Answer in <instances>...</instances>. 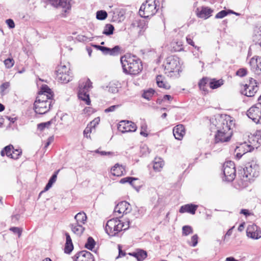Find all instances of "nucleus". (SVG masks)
<instances>
[{"label":"nucleus","mask_w":261,"mask_h":261,"mask_svg":"<svg viewBox=\"0 0 261 261\" xmlns=\"http://www.w3.org/2000/svg\"><path fill=\"white\" fill-rule=\"evenodd\" d=\"M234 125L232 118L228 115H221L212 122L217 129L216 143L228 142L232 134L231 126Z\"/></svg>","instance_id":"f257e3e1"},{"label":"nucleus","mask_w":261,"mask_h":261,"mask_svg":"<svg viewBox=\"0 0 261 261\" xmlns=\"http://www.w3.org/2000/svg\"><path fill=\"white\" fill-rule=\"evenodd\" d=\"M123 72L127 74L137 75L143 69L141 60L136 56L126 55L121 57Z\"/></svg>","instance_id":"f03ea898"},{"label":"nucleus","mask_w":261,"mask_h":261,"mask_svg":"<svg viewBox=\"0 0 261 261\" xmlns=\"http://www.w3.org/2000/svg\"><path fill=\"white\" fill-rule=\"evenodd\" d=\"M54 102L53 99H48L42 94L38 95L34 103V110L39 114H45L50 110Z\"/></svg>","instance_id":"7ed1b4c3"},{"label":"nucleus","mask_w":261,"mask_h":261,"mask_svg":"<svg viewBox=\"0 0 261 261\" xmlns=\"http://www.w3.org/2000/svg\"><path fill=\"white\" fill-rule=\"evenodd\" d=\"M164 66L166 73H173L170 76L179 75L182 70L179 58L175 56L168 57L164 62Z\"/></svg>","instance_id":"20e7f679"},{"label":"nucleus","mask_w":261,"mask_h":261,"mask_svg":"<svg viewBox=\"0 0 261 261\" xmlns=\"http://www.w3.org/2000/svg\"><path fill=\"white\" fill-rule=\"evenodd\" d=\"M259 166L255 161L252 160L246 163L243 169V179L245 182H250L253 177H257L259 175Z\"/></svg>","instance_id":"39448f33"},{"label":"nucleus","mask_w":261,"mask_h":261,"mask_svg":"<svg viewBox=\"0 0 261 261\" xmlns=\"http://www.w3.org/2000/svg\"><path fill=\"white\" fill-rule=\"evenodd\" d=\"M125 225L117 218L108 221L105 230L106 232L111 237L116 236L119 232L123 230Z\"/></svg>","instance_id":"423d86ee"},{"label":"nucleus","mask_w":261,"mask_h":261,"mask_svg":"<svg viewBox=\"0 0 261 261\" xmlns=\"http://www.w3.org/2000/svg\"><path fill=\"white\" fill-rule=\"evenodd\" d=\"M155 0H146L140 7L139 16H152L156 12Z\"/></svg>","instance_id":"0eeeda50"},{"label":"nucleus","mask_w":261,"mask_h":261,"mask_svg":"<svg viewBox=\"0 0 261 261\" xmlns=\"http://www.w3.org/2000/svg\"><path fill=\"white\" fill-rule=\"evenodd\" d=\"M224 177L223 179L226 181H232L236 177V169L234 164L232 161H227L223 165Z\"/></svg>","instance_id":"6e6552de"},{"label":"nucleus","mask_w":261,"mask_h":261,"mask_svg":"<svg viewBox=\"0 0 261 261\" xmlns=\"http://www.w3.org/2000/svg\"><path fill=\"white\" fill-rule=\"evenodd\" d=\"M57 77L62 83H67L72 80L71 73L70 72L69 67L66 65H61L58 66Z\"/></svg>","instance_id":"1a4fd4ad"},{"label":"nucleus","mask_w":261,"mask_h":261,"mask_svg":"<svg viewBox=\"0 0 261 261\" xmlns=\"http://www.w3.org/2000/svg\"><path fill=\"white\" fill-rule=\"evenodd\" d=\"M247 115L256 124L261 123V104L251 107L247 111Z\"/></svg>","instance_id":"9d476101"},{"label":"nucleus","mask_w":261,"mask_h":261,"mask_svg":"<svg viewBox=\"0 0 261 261\" xmlns=\"http://www.w3.org/2000/svg\"><path fill=\"white\" fill-rule=\"evenodd\" d=\"M259 145H258L257 141L254 140H253L252 142L249 141V143L245 142L240 144L239 147H237L239 150H243L244 153L243 154L241 153H237L236 156L238 159H240L242 156L243 154L252 151L255 148L257 149Z\"/></svg>","instance_id":"9b49d317"},{"label":"nucleus","mask_w":261,"mask_h":261,"mask_svg":"<svg viewBox=\"0 0 261 261\" xmlns=\"http://www.w3.org/2000/svg\"><path fill=\"white\" fill-rule=\"evenodd\" d=\"M258 90L257 83L255 80L251 78L249 83L244 86V89L242 90V94L248 97L253 96Z\"/></svg>","instance_id":"f8f14e48"},{"label":"nucleus","mask_w":261,"mask_h":261,"mask_svg":"<svg viewBox=\"0 0 261 261\" xmlns=\"http://www.w3.org/2000/svg\"><path fill=\"white\" fill-rule=\"evenodd\" d=\"M117 128L121 133H125L135 132L137 129V126L135 123L132 121L122 120L119 123Z\"/></svg>","instance_id":"ddd939ff"},{"label":"nucleus","mask_w":261,"mask_h":261,"mask_svg":"<svg viewBox=\"0 0 261 261\" xmlns=\"http://www.w3.org/2000/svg\"><path fill=\"white\" fill-rule=\"evenodd\" d=\"M51 5L58 9H61L64 13H68L71 10L70 0H49Z\"/></svg>","instance_id":"4468645a"},{"label":"nucleus","mask_w":261,"mask_h":261,"mask_svg":"<svg viewBox=\"0 0 261 261\" xmlns=\"http://www.w3.org/2000/svg\"><path fill=\"white\" fill-rule=\"evenodd\" d=\"M132 211V207L130 204L125 201H123L119 202L114 208V213L116 215V213H118L121 216L130 213Z\"/></svg>","instance_id":"2eb2a0df"},{"label":"nucleus","mask_w":261,"mask_h":261,"mask_svg":"<svg viewBox=\"0 0 261 261\" xmlns=\"http://www.w3.org/2000/svg\"><path fill=\"white\" fill-rule=\"evenodd\" d=\"M248 237L252 239H258L261 238V229L256 225H249L246 230Z\"/></svg>","instance_id":"dca6fc26"},{"label":"nucleus","mask_w":261,"mask_h":261,"mask_svg":"<svg viewBox=\"0 0 261 261\" xmlns=\"http://www.w3.org/2000/svg\"><path fill=\"white\" fill-rule=\"evenodd\" d=\"M74 261H94L93 255L89 251L83 250L73 257Z\"/></svg>","instance_id":"f3484780"},{"label":"nucleus","mask_w":261,"mask_h":261,"mask_svg":"<svg viewBox=\"0 0 261 261\" xmlns=\"http://www.w3.org/2000/svg\"><path fill=\"white\" fill-rule=\"evenodd\" d=\"M251 70L256 74H259L261 71V57H254L249 62Z\"/></svg>","instance_id":"a211bd4d"},{"label":"nucleus","mask_w":261,"mask_h":261,"mask_svg":"<svg viewBox=\"0 0 261 261\" xmlns=\"http://www.w3.org/2000/svg\"><path fill=\"white\" fill-rule=\"evenodd\" d=\"M173 134L175 138L181 140L185 134L184 126L182 124H178L173 129Z\"/></svg>","instance_id":"6ab92c4d"},{"label":"nucleus","mask_w":261,"mask_h":261,"mask_svg":"<svg viewBox=\"0 0 261 261\" xmlns=\"http://www.w3.org/2000/svg\"><path fill=\"white\" fill-rule=\"evenodd\" d=\"M198 205L192 203L187 204L181 206L179 210V213H188L194 215L197 209Z\"/></svg>","instance_id":"aec40b11"},{"label":"nucleus","mask_w":261,"mask_h":261,"mask_svg":"<svg viewBox=\"0 0 261 261\" xmlns=\"http://www.w3.org/2000/svg\"><path fill=\"white\" fill-rule=\"evenodd\" d=\"M92 83L89 79H86L80 82L79 91H84L85 92H89L90 89L92 87Z\"/></svg>","instance_id":"412c9836"},{"label":"nucleus","mask_w":261,"mask_h":261,"mask_svg":"<svg viewBox=\"0 0 261 261\" xmlns=\"http://www.w3.org/2000/svg\"><path fill=\"white\" fill-rule=\"evenodd\" d=\"M65 235L66 237V243L64 248V252L66 253L69 254L73 249V245L69 233L65 232Z\"/></svg>","instance_id":"4be33fe9"},{"label":"nucleus","mask_w":261,"mask_h":261,"mask_svg":"<svg viewBox=\"0 0 261 261\" xmlns=\"http://www.w3.org/2000/svg\"><path fill=\"white\" fill-rule=\"evenodd\" d=\"M70 227L72 231L77 236H81L85 230V227H83V224L76 223L71 224Z\"/></svg>","instance_id":"5701e85b"},{"label":"nucleus","mask_w":261,"mask_h":261,"mask_svg":"<svg viewBox=\"0 0 261 261\" xmlns=\"http://www.w3.org/2000/svg\"><path fill=\"white\" fill-rule=\"evenodd\" d=\"M213 10L208 7H202L197 9V14L198 16L204 15L205 16H211Z\"/></svg>","instance_id":"b1692460"},{"label":"nucleus","mask_w":261,"mask_h":261,"mask_svg":"<svg viewBox=\"0 0 261 261\" xmlns=\"http://www.w3.org/2000/svg\"><path fill=\"white\" fill-rule=\"evenodd\" d=\"M44 95L48 99H53V95L51 89L46 85H42L40 91L39 92L38 95L41 94Z\"/></svg>","instance_id":"393cba45"},{"label":"nucleus","mask_w":261,"mask_h":261,"mask_svg":"<svg viewBox=\"0 0 261 261\" xmlns=\"http://www.w3.org/2000/svg\"><path fill=\"white\" fill-rule=\"evenodd\" d=\"M124 168L119 164H116L111 169V173L114 176H120L123 174Z\"/></svg>","instance_id":"a878e982"},{"label":"nucleus","mask_w":261,"mask_h":261,"mask_svg":"<svg viewBox=\"0 0 261 261\" xmlns=\"http://www.w3.org/2000/svg\"><path fill=\"white\" fill-rule=\"evenodd\" d=\"M134 28L139 29V32L145 29L146 25V21L144 19L138 18L136 19L132 24Z\"/></svg>","instance_id":"bb28decb"},{"label":"nucleus","mask_w":261,"mask_h":261,"mask_svg":"<svg viewBox=\"0 0 261 261\" xmlns=\"http://www.w3.org/2000/svg\"><path fill=\"white\" fill-rule=\"evenodd\" d=\"M164 165L163 160L160 158H155L153 162V168L154 171L159 172L161 170Z\"/></svg>","instance_id":"cd10ccee"},{"label":"nucleus","mask_w":261,"mask_h":261,"mask_svg":"<svg viewBox=\"0 0 261 261\" xmlns=\"http://www.w3.org/2000/svg\"><path fill=\"white\" fill-rule=\"evenodd\" d=\"M76 223L84 224L87 220V216L84 212H80L77 213L74 217Z\"/></svg>","instance_id":"c85d7f7f"},{"label":"nucleus","mask_w":261,"mask_h":261,"mask_svg":"<svg viewBox=\"0 0 261 261\" xmlns=\"http://www.w3.org/2000/svg\"><path fill=\"white\" fill-rule=\"evenodd\" d=\"M130 255L135 257L138 261H142L147 257V252L143 250H140L137 252L130 253Z\"/></svg>","instance_id":"c756f323"},{"label":"nucleus","mask_w":261,"mask_h":261,"mask_svg":"<svg viewBox=\"0 0 261 261\" xmlns=\"http://www.w3.org/2000/svg\"><path fill=\"white\" fill-rule=\"evenodd\" d=\"M59 171L60 170L55 171L54 174L51 176L48 183L46 184L44 188V190L45 191L48 190L52 187L53 185L56 182L57 178V175Z\"/></svg>","instance_id":"7c9ffc66"},{"label":"nucleus","mask_w":261,"mask_h":261,"mask_svg":"<svg viewBox=\"0 0 261 261\" xmlns=\"http://www.w3.org/2000/svg\"><path fill=\"white\" fill-rule=\"evenodd\" d=\"M137 180H138V179L136 178H135V177H126L121 179L120 180V183L123 184L128 182L130 185H131L136 190L138 191L139 189H138V187H136L134 184V181H135Z\"/></svg>","instance_id":"2f4dec72"},{"label":"nucleus","mask_w":261,"mask_h":261,"mask_svg":"<svg viewBox=\"0 0 261 261\" xmlns=\"http://www.w3.org/2000/svg\"><path fill=\"white\" fill-rule=\"evenodd\" d=\"M78 96L80 99L85 101L86 104L87 105H90L91 103V101L89 97V95L88 92H84V91H82V92L79 91L78 92Z\"/></svg>","instance_id":"473e14b6"},{"label":"nucleus","mask_w":261,"mask_h":261,"mask_svg":"<svg viewBox=\"0 0 261 261\" xmlns=\"http://www.w3.org/2000/svg\"><path fill=\"white\" fill-rule=\"evenodd\" d=\"M156 84L160 88H163L165 89H169L170 88V85L168 84L165 83L163 80V77L162 75H158L156 76Z\"/></svg>","instance_id":"72a5a7b5"},{"label":"nucleus","mask_w":261,"mask_h":261,"mask_svg":"<svg viewBox=\"0 0 261 261\" xmlns=\"http://www.w3.org/2000/svg\"><path fill=\"white\" fill-rule=\"evenodd\" d=\"M119 83L118 82H110L107 86L108 91L112 93H116L118 91Z\"/></svg>","instance_id":"f704fd0d"},{"label":"nucleus","mask_w":261,"mask_h":261,"mask_svg":"<svg viewBox=\"0 0 261 261\" xmlns=\"http://www.w3.org/2000/svg\"><path fill=\"white\" fill-rule=\"evenodd\" d=\"M223 84V81L222 80H216L215 79H213L210 82L209 86L211 89H214L218 88Z\"/></svg>","instance_id":"c9c22d12"},{"label":"nucleus","mask_w":261,"mask_h":261,"mask_svg":"<svg viewBox=\"0 0 261 261\" xmlns=\"http://www.w3.org/2000/svg\"><path fill=\"white\" fill-rule=\"evenodd\" d=\"M230 14H234L237 16H239V15H241L240 14L235 12L233 11L232 10L225 9V10H222L220 12H218L215 15V16H226L227 15H230Z\"/></svg>","instance_id":"e433bc0d"},{"label":"nucleus","mask_w":261,"mask_h":261,"mask_svg":"<svg viewBox=\"0 0 261 261\" xmlns=\"http://www.w3.org/2000/svg\"><path fill=\"white\" fill-rule=\"evenodd\" d=\"M208 82V78L203 77L202 79L200 80V81L198 83V86L199 88L205 92H207L208 91L206 88V85L207 84Z\"/></svg>","instance_id":"4c0bfd02"},{"label":"nucleus","mask_w":261,"mask_h":261,"mask_svg":"<svg viewBox=\"0 0 261 261\" xmlns=\"http://www.w3.org/2000/svg\"><path fill=\"white\" fill-rule=\"evenodd\" d=\"M114 27L111 24H107L103 29L102 33L107 36L112 35L114 33Z\"/></svg>","instance_id":"58836bf2"},{"label":"nucleus","mask_w":261,"mask_h":261,"mask_svg":"<svg viewBox=\"0 0 261 261\" xmlns=\"http://www.w3.org/2000/svg\"><path fill=\"white\" fill-rule=\"evenodd\" d=\"M95 245V242L93 238L91 237H88L87 242L85 243V247L86 248L92 250Z\"/></svg>","instance_id":"ea45409f"},{"label":"nucleus","mask_w":261,"mask_h":261,"mask_svg":"<svg viewBox=\"0 0 261 261\" xmlns=\"http://www.w3.org/2000/svg\"><path fill=\"white\" fill-rule=\"evenodd\" d=\"M13 149V146L12 145H9L6 146L2 151L1 155L4 156L6 155L7 156L10 157L12 153V149Z\"/></svg>","instance_id":"a19ab883"},{"label":"nucleus","mask_w":261,"mask_h":261,"mask_svg":"<svg viewBox=\"0 0 261 261\" xmlns=\"http://www.w3.org/2000/svg\"><path fill=\"white\" fill-rule=\"evenodd\" d=\"M172 47L175 51H180L184 50L182 42L180 41L173 42Z\"/></svg>","instance_id":"79ce46f5"},{"label":"nucleus","mask_w":261,"mask_h":261,"mask_svg":"<svg viewBox=\"0 0 261 261\" xmlns=\"http://www.w3.org/2000/svg\"><path fill=\"white\" fill-rule=\"evenodd\" d=\"M147 125L145 122L142 121L141 124V131L140 135L144 137H147L148 134L147 133Z\"/></svg>","instance_id":"37998d69"},{"label":"nucleus","mask_w":261,"mask_h":261,"mask_svg":"<svg viewBox=\"0 0 261 261\" xmlns=\"http://www.w3.org/2000/svg\"><path fill=\"white\" fill-rule=\"evenodd\" d=\"M182 233L183 236H187L193 233V228L189 225L184 226L182 228Z\"/></svg>","instance_id":"c03bdc74"},{"label":"nucleus","mask_w":261,"mask_h":261,"mask_svg":"<svg viewBox=\"0 0 261 261\" xmlns=\"http://www.w3.org/2000/svg\"><path fill=\"white\" fill-rule=\"evenodd\" d=\"M154 92H155V91L153 89H150L147 91H144V92L143 93V94L142 95V96L144 98H145L147 100H149L150 98L153 96Z\"/></svg>","instance_id":"a18cd8bd"},{"label":"nucleus","mask_w":261,"mask_h":261,"mask_svg":"<svg viewBox=\"0 0 261 261\" xmlns=\"http://www.w3.org/2000/svg\"><path fill=\"white\" fill-rule=\"evenodd\" d=\"M120 53V47L116 45L112 48H110V51H109V55L111 56H117Z\"/></svg>","instance_id":"49530a36"},{"label":"nucleus","mask_w":261,"mask_h":261,"mask_svg":"<svg viewBox=\"0 0 261 261\" xmlns=\"http://www.w3.org/2000/svg\"><path fill=\"white\" fill-rule=\"evenodd\" d=\"M5 67L8 68H11L13 66L15 63V61L12 58H8L4 61Z\"/></svg>","instance_id":"de8ad7c7"},{"label":"nucleus","mask_w":261,"mask_h":261,"mask_svg":"<svg viewBox=\"0 0 261 261\" xmlns=\"http://www.w3.org/2000/svg\"><path fill=\"white\" fill-rule=\"evenodd\" d=\"M114 14L120 17L124 16L125 15H129L128 13H126L124 9H117L114 12ZM129 15H131V14H130Z\"/></svg>","instance_id":"09e8293b"},{"label":"nucleus","mask_w":261,"mask_h":261,"mask_svg":"<svg viewBox=\"0 0 261 261\" xmlns=\"http://www.w3.org/2000/svg\"><path fill=\"white\" fill-rule=\"evenodd\" d=\"M12 150L11 155H10V158L14 159H17L18 158L19 156L21 154V150L18 149H14Z\"/></svg>","instance_id":"8fccbe9b"},{"label":"nucleus","mask_w":261,"mask_h":261,"mask_svg":"<svg viewBox=\"0 0 261 261\" xmlns=\"http://www.w3.org/2000/svg\"><path fill=\"white\" fill-rule=\"evenodd\" d=\"M94 152L96 153H99L101 155H108L109 156H114L115 155V153L112 151H99V149H96L94 151Z\"/></svg>","instance_id":"3c124183"},{"label":"nucleus","mask_w":261,"mask_h":261,"mask_svg":"<svg viewBox=\"0 0 261 261\" xmlns=\"http://www.w3.org/2000/svg\"><path fill=\"white\" fill-rule=\"evenodd\" d=\"M198 237L197 234L193 235L191 239V241L189 242L190 246L195 247L198 243Z\"/></svg>","instance_id":"603ef678"},{"label":"nucleus","mask_w":261,"mask_h":261,"mask_svg":"<svg viewBox=\"0 0 261 261\" xmlns=\"http://www.w3.org/2000/svg\"><path fill=\"white\" fill-rule=\"evenodd\" d=\"M9 86L10 84L9 82H5L1 86L0 89L2 95H4L6 94L5 90L8 89Z\"/></svg>","instance_id":"864d4df0"},{"label":"nucleus","mask_w":261,"mask_h":261,"mask_svg":"<svg viewBox=\"0 0 261 261\" xmlns=\"http://www.w3.org/2000/svg\"><path fill=\"white\" fill-rule=\"evenodd\" d=\"M50 124V122L49 121L41 123L38 124V128L40 130H43L45 127H48Z\"/></svg>","instance_id":"5fc2aeb1"},{"label":"nucleus","mask_w":261,"mask_h":261,"mask_svg":"<svg viewBox=\"0 0 261 261\" xmlns=\"http://www.w3.org/2000/svg\"><path fill=\"white\" fill-rule=\"evenodd\" d=\"M247 71L246 69L241 68L237 71L236 74L237 75H238L240 77H243V76H245L247 74Z\"/></svg>","instance_id":"6e6d98bb"},{"label":"nucleus","mask_w":261,"mask_h":261,"mask_svg":"<svg viewBox=\"0 0 261 261\" xmlns=\"http://www.w3.org/2000/svg\"><path fill=\"white\" fill-rule=\"evenodd\" d=\"M186 40L188 44H190L191 45L195 47V48L197 49V50H199L200 47H198L197 46H195L194 44V42L193 41L192 38H191V36L190 35H188L186 37Z\"/></svg>","instance_id":"4d7b16f0"},{"label":"nucleus","mask_w":261,"mask_h":261,"mask_svg":"<svg viewBox=\"0 0 261 261\" xmlns=\"http://www.w3.org/2000/svg\"><path fill=\"white\" fill-rule=\"evenodd\" d=\"M10 230L11 231H12V232H13L14 233L18 234V237H20V236L21 235L22 231L18 227H11L10 228Z\"/></svg>","instance_id":"13d9d810"},{"label":"nucleus","mask_w":261,"mask_h":261,"mask_svg":"<svg viewBox=\"0 0 261 261\" xmlns=\"http://www.w3.org/2000/svg\"><path fill=\"white\" fill-rule=\"evenodd\" d=\"M120 106V105H119L112 106H111V107H109L108 108L106 109L105 110V112L106 113H109V112H113V111H114L116 109H117V108H118Z\"/></svg>","instance_id":"bf43d9fd"},{"label":"nucleus","mask_w":261,"mask_h":261,"mask_svg":"<svg viewBox=\"0 0 261 261\" xmlns=\"http://www.w3.org/2000/svg\"><path fill=\"white\" fill-rule=\"evenodd\" d=\"M6 23L10 29H13L15 27L14 22L12 19H7Z\"/></svg>","instance_id":"052dcab7"},{"label":"nucleus","mask_w":261,"mask_h":261,"mask_svg":"<svg viewBox=\"0 0 261 261\" xmlns=\"http://www.w3.org/2000/svg\"><path fill=\"white\" fill-rule=\"evenodd\" d=\"M99 117L95 118L92 121L90 122V124L89 125L94 128L99 123Z\"/></svg>","instance_id":"680f3d73"},{"label":"nucleus","mask_w":261,"mask_h":261,"mask_svg":"<svg viewBox=\"0 0 261 261\" xmlns=\"http://www.w3.org/2000/svg\"><path fill=\"white\" fill-rule=\"evenodd\" d=\"M91 127L90 125H88L86 128L84 130V135L85 137L88 138V135L90 134L91 132Z\"/></svg>","instance_id":"e2e57ef3"},{"label":"nucleus","mask_w":261,"mask_h":261,"mask_svg":"<svg viewBox=\"0 0 261 261\" xmlns=\"http://www.w3.org/2000/svg\"><path fill=\"white\" fill-rule=\"evenodd\" d=\"M254 33L256 36L261 37V25H259L255 28Z\"/></svg>","instance_id":"0e129e2a"},{"label":"nucleus","mask_w":261,"mask_h":261,"mask_svg":"<svg viewBox=\"0 0 261 261\" xmlns=\"http://www.w3.org/2000/svg\"><path fill=\"white\" fill-rule=\"evenodd\" d=\"M96 16H108V13L105 10H99L96 12Z\"/></svg>","instance_id":"69168bd1"},{"label":"nucleus","mask_w":261,"mask_h":261,"mask_svg":"<svg viewBox=\"0 0 261 261\" xmlns=\"http://www.w3.org/2000/svg\"><path fill=\"white\" fill-rule=\"evenodd\" d=\"M100 50L104 55H109V51H110V48L101 46V48H100Z\"/></svg>","instance_id":"338daca9"},{"label":"nucleus","mask_w":261,"mask_h":261,"mask_svg":"<svg viewBox=\"0 0 261 261\" xmlns=\"http://www.w3.org/2000/svg\"><path fill=\"white\" fill-rule=\"evenodd\" d=\"M240 214H243L246 216H248L250 215V213H249V211L246 209H242L241 210Z\"/></svg>","instance_id":"774afa93"}]
</instances>
